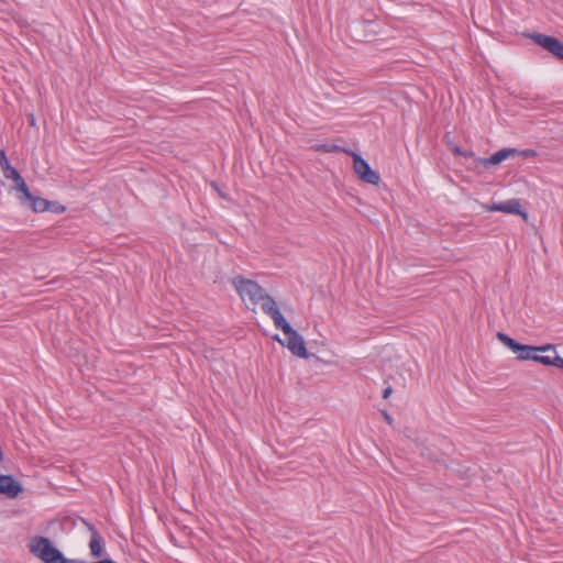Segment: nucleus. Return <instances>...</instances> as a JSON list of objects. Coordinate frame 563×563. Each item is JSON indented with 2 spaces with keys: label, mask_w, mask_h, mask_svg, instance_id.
<instances>
[{
  "label": "nucleus",
  "mask_w": 563,
  "mask_h": 563,
  "mask_svg": "<svg viewBox=\"0 0 563 563\" xmlns=\"http://www.w3.org/2000/svg\"><path fill=\"white\" fill-rule=\"evenodd\" d=\"M232 284L243 300L247 298L251 303L260 305L262 311L273 320L282 313L273 297L256 282L238 276L233 278Z\"/></svg>",
  "instance_id": "1"
},
{
  "label": "nucleus",
  "mask_w": 563,
  "mask_h": 563,
  "mask_svg": "<svg viewBox=\"0 0 563 563\" xmlns=\"http://www.w3.org/2000/svg\"><path fill=\"white\" fill-rule=\"evenodd\" d=\"M498 340L507 346L509 350H511L515 354H517V358L519 361H534L537 360L538 353H543L548 351H554V345L547 344L542 346H533V345H526L520 344L510 336H508L505 333L498 332L497 333Z\"/></svg>",
  "instance_id": "2"
},
{
  "label": "nucleus",
  "mask_w": 563,
  "mask_h": 563,
  "mask_svg": "<svg viewBox=\"0 0 563 563\" xmlns=\"http://www.w3.org/2000/svg\"><path fill=\"white\" fill-rule=\"evenodd\" d=\"M274 325L280 329L287 338L286 346L296 356L307 358L308 352L303 339L295 331L280 313L274 320Z\"/></svg>",
  "instance_id": "3"
},
{
  "label": "nucleus",
  "mask_w": 563,
  "mask_h": 563,
  "mask_svg": "<svg viewBox=\"0 0 563 563\" xmlns=\"http://www.w3.org/2000/svg\"><path fill=\"white\" fill-rule=\"evenodd\" d=\"M30 550L45 563H66L62 552L54 548L47 538L38 537L32 539Z\"/></svg>",
  "instance_id": "4"
},
{
  "label": "nucleus",
  "mask_w": 563,
  "mask_h": 563,
  "mask_svg": "<svg viewBox=\"0 0 563 563\" xmlns=\"http://www.w3.org/2000/svg\"><path fill=\"white\" fill-rule=\"evenodd\" d=\"M26 194L27 196H25L23 192H20L18 195V199L22 206L31 208L34 212L52 210L56 213H60L65 211V207L58 205L57 202L33 196L29 188Z\"/></svg>",
  "instance_id": "5"
},
{
  "label": "nucleus",
  "mask_w": 563,
  "mask_h": 563,
  "mask_svg": "<svg viewBox=\"0 0 563 563\" xmlns=\"http://www.w3.org/2000/svg\"><path fill=\"white\" fill-rule=\"evenodd\" d=\"M345 153L350 154L353 158V169L355 174L358 176V178L367 184L371 185H377L380 180V177L378 173H376L372 167L368 165V163L363 159L358 154L351 152V151H344Z\"/></svg>",
  "instance_id": "6"
},
{
  "label": "nucleus",
  "mask_w": 563,
  "mask_h": 563,
  "mask_svg": "<svg viewBox=\"0 0 563 563\" xmlns=\"http://www.w3.org/2000/svg\"><path fill=\"white\" fill-rule=\"evenodd\" d=\"M529 37L553 56L563 60V43L558 38L540 33H534Z\"/></svg>",
  "instance_id": "7"
},
{
  "label": "nucleus",
  "mask_w": 563,
  "mask_h": 563,
  "mask_svg": "<svg viewBox=\"0 0 563 563\" xmlns=\"http://www.w3.org/2000/svg\"><path fill=\"white\" fill-rule=\"evenodd\" d=\"M484 209L487 211H500L510 214H520L523 218H527V213L522 211L521 205L518 199H510L503 202H497L493 205L484 206Z\"/></svg>",
  "instance_id": "8"
},
{
  "label": "nucleus",
  "mask_w": 563,
  "mask_h": 563,
  "mask_svg": "<svg viewBox=\"0 0 563 563\" xmlns=\"http://www.w3.org/2000/svg\"><path fill=\"white\" fill-rule=\"evenodd\" d=\"M22 492V486L11 475H0V494L15 498Z\"/></svg>",
  "instance_id": "9"
},
{
  "label": "nucleus",
  "mask_w": 563,
  "mask_h": 563,
  "mask_svg": "<svg viewBox=\"0 0 563 563\" xmlns=\"http://www.w3.org/2000/svg\"><path fill=\"white\" fill-rule=\"evenodd\" d=\"M519 153L518 150L516 148H503L496 153H494L492 156H489L488 158H485L483 161V164L485 166H488V165H498L500 164L501 162H504L505 159L509 158V157H514L516 156L517 154Z\"/></svg>",
  "instance_id": "10"
},
{
  "label": "nucleus",
  "mask_w": 563,
  "mask_h": 563,
  "mask_svg": "<svg viewBox=\"0 0 563 563\" xmlns=\"http://www.w3.org/2000/svg\"><path fill=\"white\" fill-rule=\"evenodd\" d=\"M551 352L552 355H541L540 353H538L536 362H539L547 366H555L563 369V358L556 353L555 350Z\"/></svg>",
  "instance_id": "11"
},
{
  "label": "nucleus",
  "mask_w": 563,
  "mask_h": 563,
  "mask_svg": "<svg viewBox=\"0 0 563 563\" xmlns=\"http://www.w3.org/2000/svg\"><path fill=\"white\" fill-rule=\"evenodd\" d=\"M89 529L92 532L90 543H89L90 552L96 558L101 556V554H102V545H101L102 538L100 537V534L97 532V530L92 526H89Z\"/></svg>",
  "instance_id": "12"
},
{
  "label": "nucleus",
  "mask_w": 563,
  "mask_h": 563,
  "mask_svg": "<svg viewBox=\"0 0 563 563\" xmlns=\"http://www.w3.org/2000/svg\"><path fill=\"white\" fill-rule=\"evenodd\" d=\"M5 178L14 181L13 189L16 191V195L23 192L25 196H27V185L20 175V173L16 170V168L10 172V174H8Z\"/></svg>",
  "instance_id": "13"
},
{
  "label": "nucleus",
  "mask_w": 563,
  "mask_h": 563,
  "mask_svg": "<svg viewBox=\"0 0 563 563\" xmlns=\"http://www.w3.org/2000/svg\"><path fill=\"white\" fill-rule=\"evenodd\" d=\"M314 150L318 151V152H323V153H333V152H339V151H342V148L338 145H333V144H320V145H316L314 146ZM345 150H343L344 152Z\"/></svg>",
  "instance_id": "14"
},
{
  "label": "nucleus",
  "mask_w": 563,
  "mask_h": 563,
  "mask_svg": "<svg viewBox=\"0 0 563 563\" xmlns=\"http://www.w3.org/2000/svg\"><path fill=\"white\" fill-rule=\"evenodd\" d=\"M11 165L3 150H0V169Z\"/></svg>",
  "instance_id": "15"
},
{
  "label": "nucleus",
  "mask_w": 563,
  "mask_h": 563,
  "mask_svg": "<svg viewBox=\"0 0 563 563\" xmlns=\"http://www.w3.org/2000/svg\"><path fill=\"white\" fill-rule=\"evenodd\" d=\"M517 155H522L525 157H534L537 155V153L534 150L527 148L523 151H519V153Z\"/></svg>",
  "instance_id": "16"
},
{
  "label": "nucleus",
  "mask_w": 563,
  "mask_h": 563,
  "mask_svg": "<svg viewBox=\"0 0 563 563\" xmlns=\"http://www.w3.org/2000/svg\"><path fill=\"white\" fill-rule=\"evenodd\" d=\"M391 393H393V388H391V386L386 387V388L384 389V391H383V398H384V399H387V398L391 395Z\"/></svg>",
  "instance_id": "17"
},
{
  "label": "nucleus",
  "mask_w": 563,
  "mask_h": 563,
  "mask_svg": "<svg viewBox=\"0 0 563 563\" xmlns=\"http://www.w3.org/2000/svg\"><path fill=\"white\" fill-rule=\"evenodd\" d=\"M15 168L11 165L7 166L5 168L1 169L3 176L5 177L10 172L14 170Z\"/></svg>",
  "instance_id": "18"
},
{
  "label": "nucleus",
  "mask_w": 563,
  "mask_h": 563,
  "mask_svg": "<svg viewBox=\"0 0 563 563\" xmlns=\"http://www.w3.org/2000/svg\"><path fill=\"white\" fill-rule=\"evenodd\" d=\"M384 419L388 424L393 423V418L387 412H384Z\"/></svg>",
  "instance_id": "19"
},
{
  "label": "nucleus",
  "mask_w": 563,
  "mask_h": 563,
  "mask_svg": "<svg viewBox=\"0 0 563 563\" xmlns=\"http://www.w3.org/2000/svg\"><path fill=\"white\" fill-rule=\"evenodd\" d=\"M454 153H455V154H459V155H465V156H467V155H468L467 153H462V152L460 151V148H459V147H455V148H454Z\"/></svg>",
  "instance_id": "20"
}]
</instances>
